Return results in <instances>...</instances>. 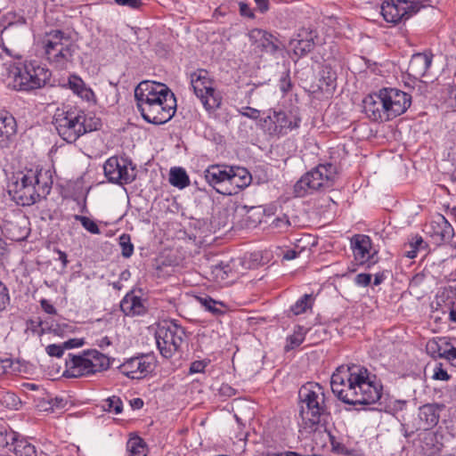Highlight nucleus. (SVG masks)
I'll use <instances>...</instances> for the list:
<instances>
[{
  "label": "nucleus",
  "instance_id": "nucleus-1",
  "mask_svg": "<svg viewBox=\"0 0 456 456\" xmlns=\"http://www.w3.org/2000/svg\"><path fill=\"white\" fill-rule=\"evenodd\" d=\"M333 394L348 404H371L381 396L376 376L363 366L352 364L337 368L330 379Z\"/></svg>",
  "mask_w": 456,
  "mask_h": 456
},
{
  "label": "nucleus",
  "instance_id": "nucleus-2",
  "mask_svg": "<svg viewBox=\"0 0 456 456\" xmlns=\"http://www.w3.org/2000/svg\"><path fill=\"white\" fill-rule=\"evenodd\" d=\"M136 107L148 123L162 125L169 121L176 111L174 93L164 84L142 81L134 89Z\"/></svg>",
  "mask_w": 456,
  "mask_h": 456
},
{
  "label": "nucleus",
  "instance_id": "nucleus-3",
  "mask_svg": "<svg viewBox=\"0 0 456 456\" xmlns=\"http://www.w3.org/2000/svg\"><path fill=\"white\" fill-rule=\"evenodd\" d=\"M8 192L20 206H31L46 198L53 185L52 173H11Z\"/></svg>",
  "mask_w": 456,
  "mask_h": 456
},
{
  "label": "nucleus",
  "instance_id": "nucleus-4",
  "mask_svg": "<svg viewBox=\"0 0 456 456\" xmlns=\"http://www.w3.org/2000/svg\"><path fill=\"white\" fill-rule=\"evenodd\" d=\"M54 126L60 137L67 142H75L83 134L96 130L99 119H87L86 114L77 107L58 108L53 117Z\"/></svg>",
  "mask_w": 456,
  "mask_h": 456
},
{
  "label": "nucleus",
  "instance_id": "nucleus-5",
  "mask_svg": "<svg viewBox=\"0 0 456 456\" xmlns=\"http://www.w3.org/2000/svg\"><path fill=\"white\" fill-rule=\"evenodd\" d=\"M298 396L303 428L316 431L322 417L327 412L323 387L318 383H307L301 387Z\"/></svg>",
  "mask_w": 456,
  "mask_h": 456
},
{
  "label": "nucleus",
  "instance_id": "nucleus-6",
  "mask_svg": "<svg viewBox=\"0 0 456 456\" xmlns=\"http://www.w3.org/2000/svg\"><path fill=\"white\" fill-rule=\"evenodd\" d=\"M45 55L54 68L65 69L73 61L75 45L69 36L60 29H53L43 40Z\"/></svg>",
  "mask_w": 456,
  "mask_h": 456
},
{
  "label": "nucleus",
  "instance_id": "nucleus-7",
  "mask_svg": "<svg viewBox=\"0 0 456 456\" xmlns=\"http://www.w3.org/2000/svg\"><path fill=\"white\" fill-rule=\"evenodd\" d=\"M51 72L37 61H25L13 72L12 86L18 91H31L43 87L50 79Z\"/></svg>",
  "mask_w": 456,
  "mask_h": 456
},
{
  "label": "nucleus",
  "instance_id": "nucleus-8",
  "mask_svg": "<svg viewBox=\"0 0 456 456\" xmlns=\"http://www.w3.org/2000/svg\"><path fill=\"white\" fill-rule=\"evenodd\" d=\"M185 337L184 330L171 321H163L159 323L155 338L158 349L161 355L167 359L171 358L178 352Z\"/></svg>",
  "mask_w": 456,
  "mask_h": 456
},
{
  "label": "nucleus",
  "instance_id": "nucleus-9",
  "mask_svg": "<svg viewBox=\"0 0 456 456\" xmlns=\"http://www.w3.org/2000/svg\"><path fill=\"white\" fill-rule=\"evenodd\" d=\"M191 86L206 110L213 111L221 106L222 96L214 87V80L208 70L200 69L192 72Z\"/></svg>",
  "mask_w": 456,
  "mask_h": 456
},
{
  "label": "nucleus",
  "instance_id": "nucleus-10",
  "mask_svg": "<svg viewBox=\"0 0 456 456\" xmlns=\"http://www.w3.org/2000/svg\"><path fill=\"white\" fill-rule=\"evenodd\" d=\"M205 181L218 193L236 194L239 190L248 186L252 182L251 173H203Z\"/></svg>",
  "mask_w": 456,
  "mask_h": 456
},
{
  "label": "nucleus",
  "instance_id": "nucleus-11",
  "mask_svg": "<svg viewBox=\"0 0 456 456\" xmlns=\"http://www.w3.org/2000/svg\"><path fill=\"white\" fill-rule=\"evenodd\" d=\"M301 118L289 115L282 110H269L268 114L259 120L262 130L269 136L280 138L289 131L299 127Z\"/></svg>",
  "mask_w": 456,
  "mask_h": 456
},
{
  "label": "nucleus",
  "instance_id": "nucleus-12",
  "mask_svg": "<svg viewBox=\"0 0 456 456\" xmlns=\"http://www.w3.org/2000/svg\"><path fill=\"white\" fill-rule=\"evenodd\" d=\"M336 173H304L293 187L294 196L303 198L315 191L330 188Z\"/></svg>",
  "mask_w": 456,
  "mask_h": 456
},
{
  "label": "nucleus",
  "instance_id": "nucleus-13",
  "mask_svg": "<svg viewBox=\"0 0 456 456\" xmlns=\"http://www.w3.org/2000/svg\"><path fill=\"white\" fill-rule=\"evenodd\" d=\"M380 90L389 120L403 114L410 108L411 94L396 88H382Z\"/></svg>",
  "mask_w": 456,
  "mask_h": 456
},
{
  "label": "nucleus",
  "instance_id": "nucleus-14",
  "mask_svg": "<svg viewBox=\"0 0 456 456\" xmlns=\"http://www.w3.org/2000/svg\"><path fill=\"white\" fill-rule=\"evenodd\" d=\"M154 357L151 354H140L125 360L119 365V371L129 379H141L154 370Z\"/></svg>",
  "mask_w": 456,
  "mask_h": 456
},
{
  "label": "nucleus",
  "instance_id": "nucleus-15",
  "mask_svg": "<svg viewBox=\"0 0 456 456\" xmlns=\"http://www.w3.org/2000/svg\"><path fill=\"white\" fill-rule=\"evenodd\" d=\"M419 7L414 3L406 0H398V4L392 1H385L381 4V14L387 22L397 23L403 18L408 19L412 13H416Z\"/></svg>",
  "mask_w": 456,
  "mask_h": 456
},
{
  "label": "nucleus",
  "instance_id": "nucleus-16",
  "mask_svg": "<svg viewBox=\"0 0 456 456\" xmlns=\"http://www.w3.org/2000/svg\"><path fill=\"white\" fill-rule=\"evenodd\" d=\"M354 259L360 265H373L378 262V251L373 248L369 236L356 234L351 240Z\"/></svg>",
  "mask_w": 456,
  "mask_h": 456
},
{
  "label": "nucleus",
  "instance_id": "nucleus-17",
  "mask_svg": "<svg viewBox=\"0 0 456 456\" xmlns=\"http://www.w3.org/2000/svg\"><path fill=\"white\" fill-rule=\"evenodd\" d=\"M425 231L436 244L450 241L454 235L452 224L440 214L432 218L429 224L426 225Z\"/></svg>",
  "mask_w": 456,
  "mask_h": 456
},
{
  "label": "nucleus",
  "instance_id": "nucleus-18",
  "mask_svg": "<svg viewBox=\"0 0 456 456\" xmlns=\"http://www.w3.org/2000/svg\"><path fill=\"white\" fill-rule=\"evenodd\" d=\"M428 352L434 357L446 359L452 366L456 367V338H437L427 344Z\"/></svg>",
  "mask_w": 456,
  "mask_h": 456
},
{
  "label": "nucleus",
  "instance_id": "nucleus-19",
  "mask_svg": "<svg viewBox=\"0 0 456 456\" xmlns=\"http://www.w3.org/2000/svg\"><path fill=\"white\" fill-rule=\"evenodd\" d=\"M250 41L256 45L260 51L276 56L281 53L284 46L281 41L271 33L260 29L254 28L248 34Z\"/></svg>",
  "mask_w": 456,
  "mask_h": 456
},
{
  "label": "nucleus",
  "instance_id": "nucleus-20",
  "mask_svg": "<svg viewBox=\"0 0 456 456\" xmlns=\"http://www.w3.org/2000/svg\"><path fill=\"white\" fill-rule=\"evenodd\" d=\"M363 110L370 119L373 121H388V116L385 109L381 90L374 94L366 96L362 102Z\"/></svg>",
  "mask_w": 456,
  "mask_h": 456
},
{
  "label": "nucleus",
  "instance_id": "nucleus-21",
  "mask_svg": "<svg viewBox=\"0 0 456 456\" xmlns=\"http://www.w3.org/2000/svg\"><path fill=\"white\" fill-rule=\"evenodd\" d=\"M94 374L86 353L82 355L68 354L64 375L68 378H78Z\"/></svg>",
  "mask_w": 456,
  "mask_h": 456
},
{
  "label": "nucleus",
  "instance_id": "nucleus-22",
  "mask_svg": "<svg viewBox=\"0 0 456 456\" xmlns=\"http://www.w3.org/2000/svg\"><path fill=\"white\" fill-rule=\"evenodd\" d=\"M120 309L127 316H141L147 313L148 307L145 299L130 292L121 300Z\"/></svg>",
  "mask_w": 456,
  "mask_h": 456
},
{
  "label": "nucleus",
  "instance_id": "nucleus-23",
  "mask_svg": "<svg viewBox=\"0 0 456 456\" xmlns=\"http://www.w3.org/2000/svg\"><path fill=\"white\" fill-rule=\"evenodd\" d=\"M432 63V55L426 53H419L412 55L408 73L414 78H421L426 75Z\"/></svg>",
  "mask_w": 456,
  "mask_h": 456
},
{
  "label": "nucleus",
  "instance_id": "nucleus-24",
  "mask_svg": "<svg viewBox=\"0 0 456 456\" xmlns=\"http://www.w3.org/2000/svg\"><path fill=\"white\" fill-rule=\"evenodd\" d=\"M69 88L82 100L95 103L96 97L94 91L88 87L83 79L77 75L72 74L68 77Z\"/></svg>",
  "mask_w": 456,
  "mask_h": 456
},
{
  "label": "nucleus",
  "instance_id": "nucleus-25",
  "mask_svg": "<svg viewBox=\"0 0 456 456\" xmlns=\"http://www.w3.org/2000/svg\"><path fill=\"white\" fill-rule=\"evenodd\" d=\"M419 428L429 429L435 427L439 420L438 406L436 404H425L419 409Z\"/></svg>",
  "mask_w": 456,
  "mask_h": 456
},
{
  "label": "nucleus",
  "instance_id": "nucleus-26",
  "mask_svg": "<svg viewBox=\"0 0 456 456\" xmlns=\"http://www.w3.org/2000/svg\"><path fill=\"white\" fill-rule=\"evenodd\" d=\"M337 73L330 66H324L320 71L318 88L322 93L332 94L337 86Z\"/></svg>",
  "mask_w": 456,
  "mask_h": 456
},
{
  "label": "nucleus",
  "instance_id": "nucleus-27",
  "mask_svg": "<svg viewBox=\"0 0 456 456\" xmlns=\"http://www.w3.org/2000/svg\"><path fill=\"white\" fill-rule=\"evenodd\" d=\"M135 167L132 160L125 156H112L103 165V171H134Z\"/></svg>",
  "mask_w": 456,
  "mask_h": 456
},
{
  "label": "nucleus",
  "instance_id": "nucleus-28",
  "mask_svg": "<svg viewBox=\"0 0 456 456\" xmlns=\"http://www.w3.org/2000/svg\"><path fill=\"white\" fill-rule=\"evenodd\" d=\"M94 373L106 370L110 365V358L97 350H91L86 353Z\"/></svg>",
  "mask_w": 456,
  "mask_h": 456
},
{
  "label": "nucleus",
  "instance_id": "nucleus-29",
  "mask_svg": "<svg viewBox=\"0 0 456 456\" xmlns=\"http://www.w3.org/2000/svg\"><path fill=\"white\" fill-rule=\"evenodd\" d=\"M16 131V122L12 116L0 113V138H9Z\"/></svg>",
  "mask_w": 456,
  "mask_h": 456
},
{
  "label": "nucleus",
  "instance_id": "nucleus-30",
  "mask_svg": "<svg viewBox=\"0 0 456 456\" xmlns=\"http://www.w3.org/2000/svg\"><path fill=\"white\" fill-rule=\"evenodd\" d=\"M128 456H146V444L139 436L130 437L126 443Z\"/></svg>",
  "mask_w": 456,
  "mask_h": 456
},
{
  "label": "nucleus",
  "instance_id": "nucleus-31",
  "mask_svg": "<svg viewBox=\"0 0 456 456\" xmlns=\"http://www.w3.org/2000/svg\"><path fill=\"white\" fill-rule=\"evenodd\" d=\"M314 302V297L312 294H305L290 307V311L295 315L302 314L312 309Z\"/></svg>",
  "mask_w": 456,
  "mask_h": 456
},
{
  "label": "nucleus",
  "instance_id": "nucleus-32",
  "mask_svg": "<svg viewBox=\"0 0 456 456\" xmlns=\"http://www.w3.org/2000/svg\"><path fill=\"white\" fill-rule=\"evenodd\" d=\"M314 45L312 39L295 38L289 42V46L297 56H303L311 52L314 48Z\"/></svg>",
  "mask_w": 456,
  "mask_h": 456
},
{
  "label": "nucleus",
  "instance_id": "nucleus-33",
  "mask_svg": "<svg viewBox=\"0 0 456 456\" xmlns=\"http://www.w3.org/2000/svg\"><path fill=\"white\" fill-rule=\"evenodd\" d=\"M305 333L306 330L303 326H297L294 329L293 334L287 338L285 350L289 351L299 346L305 339Z\"/></svg>",
  "mask_w": 456,
  "mask_h": 456
},
{
  "label": "nucleus",
  "instance_id": "nucleus-34",
  "mask_svg": "<svg viewBox=\"0 0 456 456\" xmlns=\"http://www.w3.org/2000/svg\"><path fill=\"white\" fill-rule=\"evenodd\" d=\"M109 183L123 186L135 180V173H104Z\"/></svg>",
  "mask_w": 456,
  "mask_h": 456
},
{
  "label": "nucleus",
  "instance_id": "nucleus-35",
  "mask_svg": "<svg viewBox=\"0 0 456 456\" xmlns=\"http://www.w3.org/2000/svg\"><path fill=\"white\" fill-rule=\"evenodd\" d=\"M13 452L16 456H37L35 446L26 440H16L13 444Z\"/></svg>",
  "mask_w": 456,
  "mask_h": 456
},
{
  "label": "nucleus",
  "instance_id": "nucleus-36",
  "mask_svg": "<svg viewBox=\"0 0 456 456\" xmlns=\"http://www.w3.org/2000/svg\"><path fill=\"white\" fill-rule=\"evenodd\" d=\"M168 182L178 189H183L190 184L187 173H169Z\"/></svg>",
  "mask_w": 456,
  "mask_h": 456
},
{
  "label": "nucleus",
  "instance_id": "nucleus-37",
  "mask_svg": "<svg viewBox=\"0 0 456 456\" xmlns=\"http://www.w3.org/2000/svg\"><path fill=\"white\" fill-rule=\"evenodd\" d=\"M422 243V238L420 236H415L408 245H405L403 256L410 259L415 258L417 256L419 248Z\"/></svg>",
  "mask_w": 456,
  "mask_h": 456
},
{
  "label": "nucleus",
  "instance_id": "nucleus-38",
  "mask_svg": "<svg viewBox=\"0 0 456 456\" xmlns=\"http://www.w3.org/2000/svg\"><path fill=\"white\" fill-rule=\"evenodd\" d=\"M198 300L200 303V305L204 306L205 309L208 310V312L214 314H223V310L220 307H218V305L223 306V305L219 302L215 301L211 297H198Z\"/></svg>",
  "mask_w": 456,
  "mask_h": 456
},
{
  "label": "nucleus",
  "instance_id": "nucleus-39",
  "mask_svg": "<svg viewBox=\"0 0 456 456\" xmlns=\"http://www.w3.org/2000/svg\"><path fill=\"white\" fill-rule=\"evenodd\" d=\"M74 218L79 221L82 226L92 234H99L101 232L97 224L89 217L76 215Z\"/></svg>",
  "mask_w": 456,
  "mask_h": 456
},
{
  "label": "nucleus",
  "instance_id": "nucleus-40",
  "mask_svg": "<svg viewBox=\"0 0 456 456\" xmlns=\"http://www.w3.org/2000/svg\"><path fill=\"white\" fill-rule=\"evenodd\" d=\"M119 245L121 247V254L124 257H130L134 253V245L131 243L128 234H122L119 237Z\"/></svg>",
  "mask_w": 456,
  "mask_h": 456
},
{
  "label": "nucleus",
  "instance_id": "nucleus-41",
  "mask_svg": "<svg viewBox=\"0 0 456 456\" xmlns=\"http://www.w3.org/2000/svg\"><path fill=\"white\" fill-rule=\"evenodd\" d=\"M107 410L110 412L118 414L122 411L123 403L119 397L112 396L107 399Z\"/></svg>",
  "mask_w": 456,
  "mask_h": 456
},
{
  "label": "nucleus",
  "instance_id": "nucleus-42",
  "mask_svg": "<svg viewBox=\"0 0 456 456\" xmlns=\"http://www.w3.org/2000/svg\"><path fill=\"white\" fill-rule=\"evenodd\" d=\"M272 226L281 232H284L290 226V221L286 215H283L275 218L272 223Z\"/></svg>",
  "mask_w": 456,
  "mask_h": 456
},
{
  "label": "nucleus",
  "instance_id": "nucleus-43",
  "mask_svg": "<svg viewBox=\"0 0 456 456\" xmlns=\"http://www.w3.org/2000/svg\"><path fill=\"white\" fill-rule=\"evenodd\" d=\"M239 113L253 120H257L260 118V110L249 106L242 107L239 110Z\"/></svg>",
  "mask_w": 456,
  "mask_h": 456
},
{
  "label": "nucleus",
  "instance_id": "nucleus-44",
  "mask_svg": "<svg viewBox=\"0 0 456 456\" xmlns=\"http://www.w3.org/2000/svg\"><path fill=\"white\" fill-rule=\"evenodd\" d=\"M279 87L281 91L284 94L290 91L292 84L289 77V71H286L282 74L279 81Z\"/></svg>",
  "mask_w": 456,
  "mask_h": 456
},
{
  "label": "nucleus",
  "instance_id": "nucleus-45",
  "mask_svg": "<svg viewBox=\"0 0 456 456\" xmlns=\"http://www.w3.org/2000/svg\"><path fill=\"white\" fill-rule=\"evenodd\" d=\"M432 378L436 380L445 381L450 379V375L443 369L442 363H437L434 368Z\"/></svg>",
  "mask_w": 456,
  "mask_h": 456
},
{
  "label": "nucleus",
  "instance_id": "nucleus-46",
  "mask_svg": "<svg viewBox=\"0 0 456 456\" xmlns=\"http://www.w3.org/2000/svg\"><path fill=\"white\" fill-rule=\"evenodd\" d=\"M9 294L5 285L0 281V311L4 310L9 304Z\"/></svg>",
  "mask_w": 456,
  "mask_h": 456
},
{
  "label": "nucleus",
  "instance_id": "nucleus-47",
  "mask_svg": "<svg viewBox=\"0 0 456 456\" xmlns=\"http://www.w3.org/2000/svg\"><path fill=\"white\" fill-rule=\"evenodd\" d=\"M45 350L50 356L61 357L64 347L62 345L52 344L47 346Z\"/></svg>",
  "mask_w": 456,
  "mask_h": 456
},
{
  "label": "nucleus",
  "instance_id": "nucleus-48",
  "mask_svg": "<svg viewBox=\"0 0 456 456\" xmlns=\"http://www.w3.org/2000/svg\"><path fill=\"white\" fill-rule=\"evenodd\" d=\"M371 281V274L370 273H359L355 276L354 282L358 286L366 287Z\"/></svg>",
  "mask_w": 456,
  "mask_h": 456
},
{
  "label": "nucleus",
  "instance_id": "nucleus-49",
  "mask_svg": "<svg viewBox=\"0 0 456 456\" xmlns=\"http://www.w3.org/2000/svg\"><path fill=\"white\" fill-rule=\"evenodd\" d=\"M116 4L122 6H127L131 9H139L142 3V0H114Z\"/></svg>",
  "mask_w": 456,
  "mask_h": 456
},
{
  "label": "nucleus",
  "instance_id": "nucleus-50",
  "mask_svg": "<svg viewBox=\"0 0 456 456\" xmlns=\"http://www.w3.org/2000/svg\"><path fill=\"white\" fill-rule=\"evenodd\" d=\"M208 362L206 361H195L191 362L190 367V373H201L207 367Z\"/></svg>",
  "mask_w": 456,
  "mask_h": 456
},
{
  "label": "nucleus",
  "instance_id": "nucleus-51",
  "mask_svg": "<svg viewBox=\"0 0 456 456\" xmlns=\"http://www.w3.org/2000/svg\"><path fill=\"white\" fill-rule=\"evenodd\" d=\"M84 344V341L80 338H71L65 341L62 346L64 349H70L75 347H80Z\"/></svg>",
  "mask_w": 456,
  "mask_h": 456
},
{
  "label": "nucleus",
  "instance_id": "nucleus-52",
  "mask_svg": "<svg viewBox=\"0 0 456 456\" xmlns=\"http://www.w3.org/2000/svg\"><path fill=\"white\" fill-rule=\"evenodd\" d=\"M40 305L42 309L49 314H56V309L55 307L47 300V299H41Z\"/></svg>",
  "mask_w": 456,
  "mask_h": 456
},
{
  "label": "nucleus",
  "instance_id": "nucleus-53",
  "mask_svg": "<svg viewBox=\"0 0 456 456\" xmlns=\"http://www.w3.org/2000/svg\"><path fill=\"white\" fill-rule=\"evenodd\" d=\"M258 10L264 13L268 11L269 9V3L268 0H254Z\"/></svg>",
  "mask_w": 456,
  "mask_h": 456
},
{
  "label": "nucleus",
  "instance_id": "nucleus-54",
  "mask_svg": "<svg viewBox=\"0 0 456 456\" xmlns=\"http://www.w3.org/2000/svg\"><path fill=\"white\" fill-rule=\"evenodd\" d=\"M298 252L295 249H289L283 255V259L285 260H292L297 257Z\"/></svg>",
  "mask_w": 456,
  "mask_h": 456
},
{
  "label": "nucleus",
  "instance_id": "nucleus-55",
  "mask_svg": "<svg viewBox=\"0 0 456 456\" xmlns=\"http://www.w3.org/2000/svg\"><path fill=\"white\" fill-rule=\"evenodd\" d=\"M240 11L244 16L253 17V13L249 11L248 6L244 3L240 4Z\"/></svg>",
  "mask_w": 456,
  "mask_h": 456
},
{
  "label": "nucleus",
  "instance_id": "nucleus-56",
  "mask_svg": "<svg viewBox=\"0 0 456 456\" xmlns=\"http://www.w3.org/2000/svg\"><path fill=\"white\" fill-rule=\"evenodd\" d=\"M55 251H56V253H57V254H58V256H59V258H58V259L62 263V266H63V267H66V266H67V265H68V259H67V255H66V253H65V252H63V251H61V250H60V249H56Z\"/></svg>",
  "mask_w": 456,
  "mask_h": 456
},
{
  "label": "nucleus",
  "instance_id": "nucleus-57",
  "mask_svg": "<svg viewBox=\"0 0 456 456\" xmlns=\"http://www.w3.org/2000/svg\"><path fill=\"white\" fill-rule=\"evenodd\" d=\"M133 408L140 409L143 406V401L141 398H134L131 402Z\"/></svg>",
  "mask_w": 456,
  "mask_h": 456
},
{
  "label": "nucleus",
  "instance_id": "nucleus-58",
  "mask_svg": "<svg viewBox=\"0 0 456 456\" xmlns=\"http://www.w3.org/2000/svg\"><path fill=\"white\" fill-rule=\"evenodd\" d=\"M111 344L110 339L108 337H103L99 339L98 345L101 347L109 346Z\"/></svg>",
  "mask_w": 456,
  "mask_h": 456
},
{
  "label": "nucleus",
  "instance_id": "nucleus-59",
  "mask_svg": "<svg viewBox=\"0 0 456 456\" xmlns=\"http://www.w3.org/2000/svg\"><path fill=\"white\" fill-rule=\"evenodd\" d=\"M450 320L456 322V305L452 306L450 311Z\"/></svg>",
  "mask_w": 456,
  "mask_h": 456
},
{
  "label": "nucleus",
  "instance_id": "nucleus-60",
  "mask_svg": "<svg viewBox=\"0 0 456 456\" xmlns=\"http://www.w3.org/2000/svg\"><path fill=\"white\" fill-rule=\"evenodd\" d=\"M382 281H383V277H382V275H380V274H376V275H375V278H374L373 284H374L375 286H378V285H379V284L382 282Z\"/></svg>",
  "mask_w": 456,
  "mask_h": 456
},
{
  "label": "nucleus",
  "instance_id": "nucleus-61",
  "mask_svg": "<svg viewBox=\"0 0 456 456\" xmlns=\"http://www.w3.org/2000/svg\"><path fill=\"white\" fill-rule=\"evenodd\" d=\"M6 397L10 400H12V405L16 406L17 404V399L13 394H7Z\"/></svg>",
  "mask_w": 456,
  "mask_h": 456
},
{
  "label": "nucleus",
  "instance_id": "nucleus-62",
  "mask_svg": "<svg viewBox=\"0 0 456 456\" xmlns=\"http://www.w3.org/2000/svg\"><path fill=\"white\" fill-rule=\"evenodd\" d=\"M63 400L61 398V399H58V398H55V404L57 407H63Z\"/></svg>",
  "mask_w": 456,
  "mask_h": 456
},
{
  "label": "nucleus",
  "instance_id": "nucleus-63",
  "mask_svg": "<svg viewBox=\"0 0 456 456\" xmlns=\"http://www.w3.org/2000/svg\"><path fill=\"white\" fill-rule=\"evenodd\" d=\"M451 98L453 99L455 101V107H456V88L455 89H452L451 91Z\"/></svg>",
  "mask_w": 456,
  "mask_h": 456
},
{
  "label": "nucleus",
  "instance_id": "nucleus-64",
  "mask_svg": "<svg viewBox=\"0 0 456 456\" xmlns=\"http://www.w3.org/2000/svg\"><path fill=\"white\" fill-rule=\"evenodd\" d=\"M169 171H172V172H175V171H185L183 168L182 167H171Z\"/></svg>",
  "mask_w": 456,
  "mask_h": 456
}]
</instances>
